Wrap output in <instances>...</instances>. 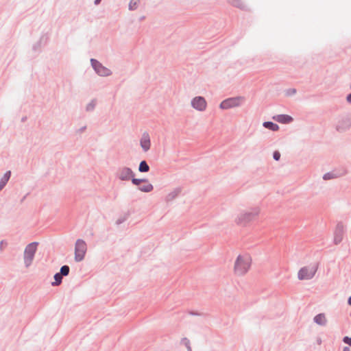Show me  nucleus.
<instances>
[{"mask_svg": "<svg viewBox=\"0 0 351 351\" xmlns=\"http://www.w3.org/2000/svg\"><path fill=\"white\" fill-rule=\"evenodd\" d=\"M87 250L86 242L81 239H78L75 245V261L80 262L84 260Z\"/></svg>", "mask_w": 351, "mask_h": 351, "instance_id": "nucleus-4", "label": "nucleus"}, {"mask_svg": "<svg viewBox=\"0 0 351 351\" xmlns=\"http://www.w3.org/2000/svg\"><path fill=\"white\" fill-rule=\"evenodd\" d=\"M344 232V227L341 222H339L337 223L336 226V229L335 230L334 233V243L335 244L337 245L343 239V235Z\"/></svg>", "mask_w": 351, "mask_h": 351, "instance_id": "nucleus-11", "label": "nucleus"}, {"mask_svg": "<svg viewBox=\"0 0 351 351\" xmlns=\"http://www.w3.org/2000/svg\"><path fill=\"white\" fill-rule=\"evenodd\" d=\"M314 322L319 326H325L326 324V319L324 313H319L313 318Z\"/></svg>", "mask_w": 351, "mask_h": 351, "instance_id": "nucleus-14", "label": "nucleus"}, {"mask_svg": "<svg viewBox=\"0 0 351 351\" xmlns=\"http://www.w3.org/2000/svg\"><path fill=\"white\" fill-rule=\"evenodd\" d=\"M181 342L186 347L188 351H192L191 347L190 346V341L187 338H182Z\"/></svg>", "mask_w": 351, "mask_h": 351, "instance_id": "nucleus-28", "label": "nucleus"}, {"mask_svg": "<svg viewBox=\"0 0 351 351\" xmlns=\"http://www.w3.org/2000/svg\"><path fill=\"white\" fill-rule=\"evenodd\" d=\"M115 176L121 181H128L135 176V173L131 168L121 166L117 168Z\"/></svg>", "mask_w": 351, "mask_h": 351, "instance_id": "nucleus-8", "label": "nucleus"}, {"mask_svg": "<svg viewBox=\"0 0 351 351\" xmlns=\"http://www.w3.org/2000/svg\"><path fill=\"white\" fill-rule=\"evenodd\" d=\"M140 145L144 152H147L150 149L151 141L149 134L145 132L140 140Z\"/></svg>", "mask_w": 351, "mask_h": 351, "instance_id": "nucleus-12", "label": "nucleus"}, {"mask_svg": "<svg viewBox=\"0 0 351 351\" xmlns=\"http://www.w3.org/2000/svg\"><path fill=\"white\" fill-rule=\"evenodd\" d=\"M47 37L45 38L44 36H42L40 37V40L33 45L32 49L34 51H39L41 48L42 44L43 43L44 45H45L47 43Z\"/></svg>", "mask_w": 351, "mask_h": 351, "instance_id": "nucleus-17", "label": "nucleus"}, {"mask_svg": "<svg viewBox=\"0 0 351 351\" xmlns=\"http://www.w3.org/2000/svg\"><path fill=\"white\" fill-rule=\"evenodd\" d=\"M296 93V89L295 88H289V89H287V91H286V95L287 96H291V95H293Z\"/></svg>", "mask_w": 351, "mask_h": 351, "instance_id": "nucleus-29", "label": "nucleus"}, {"mask_svg": "<svg viewBox=\"0 0 351 351\" xmlns=\"http://www.w3.org/2000/svg\"><path fill=\"white\" fill-rule=\"evenodd\" d=\"M138 171L141 173H147L149 171V166L145 160L140 162L138 165Z\"/></svg>", "mask_w": 351, "mask_h": 351, "instance_id": "nucleus-20", "label": "nucleus"}, {"mask_svg": "<svg viewBox=\"0 0 351 351\" xmlns=\"http://www.w3.org/2000/svg\"><path fill=\"white\" fill-rule=\"evenodd\" d=\"M259 213L258 208H253L251 211L241 213L236 221L237 224L245 226L247 223L254 220Z\"/></svg>", "mask_w": 351, "mask_h": 351, "instance_id": "nucleus-3", "label": "nucleus"}, {"mask_svg": "<svg viewBox=\"0 0 351 351\" xmlns=\"http://www.w3.org/2000/svg\"><path fill=\"white\" fill-rule=\"evenodd\" d=\"M280 153L278 151H275L273 153V158L276 161L280 160Z\"/></svg>", "mask_w": 351, "mask_h": 351, "instance_id": "nucleus-30", "label": "nucleus"}, {"mask_svg": "<svg viewBox=\"0 0 351 351\" xmlns=\"http://www.w3.org/2000/svg\"><path fill=\"white\" fill-rule=\"evenodd\" d=\"M317 265L302 267L298 274V279L301 280L312 279L317 272Z\"/></svg>", "mask_w": 351, "mask_h": 351, "instance_id": "nucleus-6", "label": "nucleus"}, {"mask_svg": "<svg viewBox=\"0 0 351 351\" xmlns=\"http://www.w3.org/2000/svg\"><path fill=\"white\" fill-rule=\"evenodd\" d=\"M132 181V183L135 185V186H140V184L142 183V182H148V180L147 179H145V178H143V179H141V178H135V177H132L130 180Z\"/></svg>", "mask_w": 351, "mask_h": 351, "instance_id": "nucleus-24", "label": "nucleus"}, {"mask_svg": "<svg viewBox=\"0 0 351 351\" xmlns=\"http://www.w3.org/2000/svg\"><path fill=\"white\" fill-rule=\"evenodd\" d=\"M153 189H154V186L150 183H148L146 185L139 186H138V190H140L142 192H145V193L151 192L153 190Z\"/></svg>", "mask_w": 351, "mask_h": 351, "instance_id": "nucleus-22", "label": "nucleus"}, {"mask_svg": "<svg viewBox=\"0 0 351 351\" xmlns=\"http://www.w3.org/2000/svg\"><path fill=\"white\" fill-rule=\"evenodd\" d=\"M348 304L351 306V295L348 298Z\"/></svg>", "mask_w": 351, "mask_h": 351, "instance_id": "nucleus-37", "label": "nucleus"}, {"mask_svg": "<svg viewBox=\"0 0 351 351\" xmlns=\"http://www.w3.org/2000/svg\"><path fill=\"white\" fill-rule=\"evenodd\" d=\"M38 245V243L34 241V242L29 243L25 247V250H24L23 259H24V264L26 267H29L32 265V261L34 258V256H35V254L37 250Z\"/></svg>", "mask_w": 351, "mask_h": 351, "instance_id": "nucleus-2", "label": "nucleus"}, {"mask_svg": "<svg viewBox=\"0 0 351 351\" xmlns=\"http://www.w3.org/2000/svg\"><path fill=\"white\" fill-rule=\"evenodd\" d=\"M243 99L241 97H230L222 101L219 108L223 110H227L240 106V101Z\"/></svg>", "mask_w": 351, "mask_h": 351, "instance_id": "nucleus-9", "label": "nucleus"}, {"mask_svg": "<svg viewBox=\"0 0 351 351\" xmlns=\"http://www.w3.org/2000/svg\"><path fill=\"white\" fill-rule=\"evenodd\" d=\"M351 127V114H345L340 115L338 117V121L336 124L335 128L337 131L343 132Z\"/></svg>", "mask_w": 351, "mask_h": 351, "instance_id": "nucleus-5", "label": "nucleus"}, {"mask_svg": "<svg viewBox=\"0 0 351 351\" xmlns=\"http://www.w3.org/2000/svg\"><path fill=\"white\" fill-rule=\"evenodd\" d=\"M126 219H127V216L121 217L117 220L116 224L120 225V224L123 223L125 221H126Z\"/></svg>", "mask_w": 351, "mask_h": 351, "instance_id": "nucleus-32", "label": "nucleus"}, {"mask_svg": "<svg viewBox=\"0 0 351 351\" xmlns=\"http://www.w3.org/2000/svg\"><path fill=\"white\" fill-rule=\"evenodd\" d=\"M272 119L274 121L283 124L290 123L293 120V117L290 115L284 114L275 115L272 117Z\"/></svg>", "mask_w": 351, "mask_h": 351, "instance_id": "nucleus-13", "label": "nucleus"}, {"mask_svg": "<svg viewBox=\"0 0 351 351\" xmlns=\"http://www.w3.org/2000/svg\"><path fill=\"white\" fill-rule=\"evenodd\" d=\"M343 174H344V173H338L336 171H330V172H328V173H326L325 174H324L323 179L324 180H332V179L340 177V176H343Z\"/></svg>", "mask_w": 351, "mask_h": 351, "instance_id": "nucleus-16", "label": "nucleus"}, {"mask_svg": "<svg viewBox=\"0 0 351 351\" xmlns=\"http://www.w3.org/2000/svg\"><path fill=\"white\" fill-rule=\"evenodd\" d=\"M26 120H27V117H22V119H21V121H22V122H25Z\"/></svg>", "mask_w": 351, "mask_h": 351, "instance_id": "nucleus-39", "label": "nucleus"}, {"mask_svg": "<svg viewBox=\"0 0 351 351\" xmlns=\"http://www.w3.org/2000/svg\"><path fill=\"white\" fill-rule=\"evenodd\" d=\"M69 271H70V267L66 265H64L60 267V274L62 276H68L69 274Z\"/></svg>", "mask_w": 351, "mask_h": 351, "instance_id": "nucleus-25", "label": "nucleus"}, {"mask_svg": "<svg viewBox=\"0 0 351 351\" xmlns=\"http://www.w3.org/2000/svg\"><path fill=\"white\" fill-rule=\"evenodd\" d=\"M53 278L55 281L51 283L52 286H58L62 283L63 276L60 275V272L55 274Z\"/></svg>", "mask_w": 351, "mask_h": 351, "instance_id": "nucleus-21", "label": "nucleus"}, {"mask_svg": "<svg viewBox=\"0 0 351 351\" xmlns=\"http://www.w3.org/2000/svg\"><path fill=\"white\" fill-rule=\"evenodd\" d=\"M11 177V171H6L0 180V191L5 187Z\"/></svg>", "mask_w": 351, "mask_h": 351, "instance_id": "nucleus-15", "label": "nucleus"}, {"mask_svg": "<svg viewBox=\"0 0 351 351\" xmlns=\"http://www.w3.org/2000/svg\"><path fill=\"white\" fill-rule=\"evenodd\" d=\"M102 0H95L94 3L95 5H99Z\"/></svg>", "mask_w": 351, "mask_h": 351, "instance_id": "nucleus-36", "label": "nucleus"}, {"mask_svg": "<svg viewBox=\"0 0 351 351\" xmlns=\"http://www.w3.org/2000/svg\"><path fill=\"white\" fill-rule=\"evenodd\" d=\"M250 265L251 258L247 255H239L234 267L235 274L239 276L244 275L249 270Z\"/></svg>", "mask_w": 351, "mask_h": 351, "instance_id": "nucleus-1", "label": "nucleus"}, {"mask_svg": "<svg viewBox=\"0 0 351 351\" xmlns=\"http://www.w3.org/2000/svg\"><path fill=\"white\" fill-rule=\"evenodd\" d=\"M343 342L351 347V337L346 336L343 338Z\"/></svg>", "mask_w": 351, "mask_h": 351, "instance_id": "nucleus-31", "label": "nucleus"}, {"mask_svg": "<svg viewBox=\"0 0 351 351\" xmlns=\"http://www.w3.org/2000/svg\"><path fill=\"white\" fill-rule=\"evenodd\" d=\"M343 351H350V349L348 347H344Z\"/></svg>", "mask_w": 351, "mask_h": 351, "instance_id": "nucleus-38", "label": "nucleus"}, {"mask_svg": "<svg viewBox=\"0 0 351 351\" xmlns=\"http://www.w3.org/2000/svg\"><path fill=\"white\" fill-rule=\"evenodd\" d=\"M96 106V101L95 99H93L90 103H88L86 107V110L87 112L93 111Z\"/></svg>", "mask_w": 351, "mask_h": 351, "instance_id": "nucleus-27", "label": "nucleus"}, {"mask_svg": "<svg viewBox=\"0 0 351 351\" xmlns=\"http://www.w3.org/2000/svg\"><path fill=\"white\" fill-rule=\"evenodd\" d=\"M346 100L348 103L351 104V93L347 95Z\"/></svg>", "mask_w": 351, "mask_h": 351, "instance_id": "nucleus-35", "label": "nucleus"}, {"mask_svg": "<svg viewBox=\"0 0 351 351\" xmlns=\"http://www.w3.org/2000/svg\"><path fill=\"white\" fill-rule=\"evenodd\" d=\"M86 127V126H83L82 128H80L78 130H77V132L79 133H82L83 132L85 131Z\"/></svg>", "mask_w": 351, "mask_h": 351, "instance_id": "nucleus-33", "label": "nucleus"}, {"mask_svg": "<svg viewBox=\"0 0 351 351\" xmlns=\"http://www.w3.org/2000/svg\"><path fill=\"white\" fill-rule=\"evenodd\" d=\"M230 4L240 9H244V5L241 0H228Z\"/></svg>", "mask_w": 351, "mask_h": 351, "instance_id": "nucleus-23", "label": "nucleus"}, {"mask_svg": "<svg viewBox=\"0 0 351 351\" xmlns=\"http://www.w3.org/2000/svg\"><path fill=\"white\" fill-rule=\"evenodd\" d=\"M90 64L95 73L101 77H108L112 75V71L104 66L100 62L95 58L90 59Z\"/></svg>", "mask_w": 351, "mask_h": 351, "instance_id": "nucleus-7", "label": "nucleus"}, {"mask_svg": "<svg viewBox=\"0 0 351 351\" xmlns=\"http://www.w3.org/2000/svg\"><path fill=\"white\" fill-rule=\"evenodd\" d=\"M263 125L264 128L274 132L277 131L279 129L278 125L272 121H265L263 122Z\"/></svg>", "mask_w": 351, "mask_h": 351, "instance_id": "nucleus-18", "label": "nucleus"}, {"mask_svg": "<svg viewBox=\"0 0 351 351\" xmlns=\"http://www.w3.org/2000/svg\"><path fill=\"white\" fill-rule=\"evenodd\" d=\"M191 106L199 111H203L206 108V101L203 97L197 96L191 100Z\"/></svg>", "mask_w": 351, "mask_h": 351, "instance_id": "nucleus-10", "label": "nucleus"}, {"mask_svg": "<svg viewBox=\"0 0 351 351\" xmlns=\"http://www.w3.org/2000/svg\"><path fill=\"white\" fill-rule=\"evenodd\" d=\"M140 0H130L128 8L130 10H135L137 8V5L139 3Z\"/></svg>", "mask_w": 351, "mask_h": 351, "instance_id": "nucleus-26", "label": "nucleus"}, {"mask_svg": "<svg viewBox=\"0 0 351 351\" xmlns=\"http://www.w3.org/2000/svg\"><path fill=\"white\" fill-rule=\"evenodd\" d=\"M26 196H24L23 198H22V202L25 199Z\"/></svg>", "mask_w": 351, "mask_h": 351, "instance_id": "nucleus-41", "label": "nucleus"}, {"mask_svg": "<svg viewBox=\"0 0 351 351\" xmlns=\"http://www.w3.org/2000/svg\"><path fill=\"white\" fill-rule=\"evenodd\" d=\"M3 241H1L0 243V249H1V245H3Z\"/></svg>", "mask_w": 351, "mask_h": 351, "instance_id": "nucleus-40", "label": "nucleus"}, {"mask_svg": "<svg viewBox=\"0 0 351 351\" xmlns=\"http://www.w3.org/2000/svg\"><path fill=\"white\" fill-rule=\"evenodd\" d=\"M189 314L191 315H201V314L198 312H195V311H189Z\"/></svg>", "mask_w": 351, "mask_h": 351, "instance_id": "nucleus-34", "label": "nucleus"}, {"mask_svg": "<svg viewBox=\"0 0 351 351\" xmlns=\"http://www.w3.org/2000/svg\"><path fill=\"white\" fill-rule=\"evenodd\" d=\"M180 192H181V189L180 188H177L176 189H174L172 192L169 193L167 195L166 200L167 202L172 201L173 199H174L180 194Z\"/></svg>", "mask_w": 351, "mask_h": 351, "instance_id": "nucleus-19", "label": "nucleus"}]
</instances>
